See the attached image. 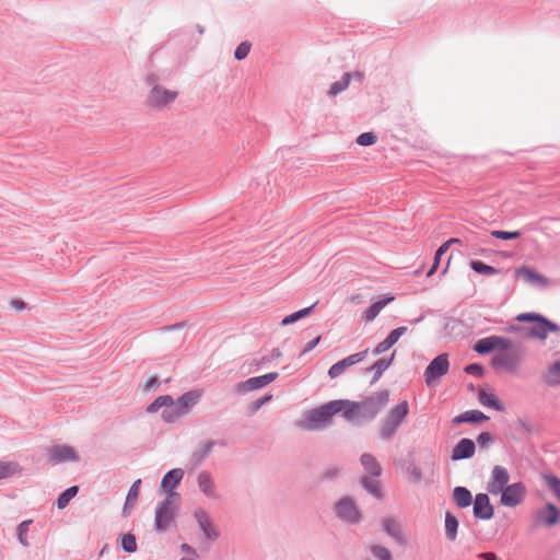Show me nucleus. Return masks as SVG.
I'll use <instances>...</instances> for the list:
<instances>
[{
	"instance_id": "69168bd1",
	"label": "nucleus",
	"mask_w": 560,
	"mask_h": 560,
	"mask_svg": "<svg viewBox=\"0 0 560 560\" xmlns=\"http://www.w3.org/2000/svg\"><path fill=\"white\" fill-rule=\"evenodd\" d=\"M180 550L187 555L197 556L196 549L186 542L180 545Z\"/></svg>"
},
{
	"instance_id": "393cba45",
	"label": "nucleus",
	"mask_w": 560,
	"mask_h": 560,
	"mask_svg": "<svg viewBox=\"0 0 560 560\" xmlns=\"http://www.w3.org/2000/svg\"><path fill=\"white\" fill-rule=\"evenodd\" d=\"M478 399L482 406L493 408L497 411H503L505 409L504 405L499 400V398L494 394L487 393L485 389L479 390Z\"/></svg>"
},
{
	"instance_id": "4d7b16f0",
	"label": "nucleus",
	"mask_w": 560,
	"mask_h": 560,
	"mask_svg": "<svg viewBox=\"0 0 560 560\" xmlns=\"http://www.w3.org/2000/svg\"><path fill=\"white\" fill-rule=\"evenodd\" d=\"M465 372L469 375L481 376L483 373V368L478 363H471L465 366Z\"/></svg>"
},
{
	"instance_id": "423d86ee",
	"label": "nucleus",
	"mask_w": 560,
	"mask_h": 560,
	"mask_svg": "<svg viewBox=\"0 0 560 560\" xmlns=\"http://www.w3.org/2000/svg\"><path fill=\"white\" fill-rule=\"evenodd\" d=\"M560 522V509L551 502H547L541 509L536 510L532 516L530 530L544 526L555 527Z\"/></svg>"
},
{
	"instance_id": "052dcab7",
	"label": "nucleus",
	"mask_w": 560,
	"mask_h": 560,
	"mask_svg": "<svg viewBox=\"0 0 560 560\" xmlns=\"http://www.w3.org/2000/svg\"><path fill=\"white\" fill-rule=\"evenodd\" d=\"M526 328L527 327H524V326H521V325H517V324H512V325L508 326L505 328V330L508 332L521 334L522 336L526 337Z\"/></svg>"
},
{
	"instance_id": "09e8293b",
	"label": "nucleus",
	"mask_w": 560,
	"mask_h": 560,
	"mask_svg": "<svg viewBox=\"0 0 560 560\" xmlns=\"http://www.w3.org/2000/svg\"><path fill=\"white\" fill-rule=\"evenodd\" d=\"M377 141V137L373 132H363L357 138V143L362 147L372 145Z\"/></svg>"
},
{
	"instance_id": "aec40b11",
	"label": "nucleus",
	"mask_w": 560,
	"mask_h": 560,
	"mask_svg": "<svg viewBox=\"0 0 560 560\" xmlns=\"http://www.w3.org/2000/svg\"><path fill=\"white\" fill-rule=\"evenodd\" d=\"M383 528L388 536L393 537L400 545H406L408 542L407 538L402 534L401 526L394 518H384Z\"/></svg>"
},
{
	"instance_id": "72a5a7b5",
	"label": "nucleus",
	"mask_w": 560,
	"mask_h": 560,
	"mask_svg": "<svg viewBox=\"0 0 560 560\" xmlns=\"http://www.w3.org/2000/svg\"><path fill=\"white\" fill-rule=\"evenodd\" d=\"M120 548L128 553H133L138 549L136 535L132 533H127L120 535L119 541Z\"/></svg>"
},
{
	"instance_id": "dca6fc26",
	"label": "nucleus",
	"mask_w": 560,
	"mask_h": 560,
	"mask_svg": "<svg viewBox=\"0 0 560 560\" xmlns=\"http://www.w3.org/2000/svg\"><path fill=\"white\" fill-rule=\"evenodd\" d=\"M520 361V357L514 352H501L492 358L491 365L494 369H504L514 372L517 370Z\"/></svg>"
},
{
	"instance_id": "680f3d73",
	"label": "nucleus",
	"mask_w": 560,
	"mask_h": 560,
	"mask_svg": "<svg viewBox=\"0 0 560 560\" xmlns=\"http://www.w3.org/2000/svg\"><path fill=\"white\" fill-rule=\"evenodd\" d=\"M481 560H501L493 551H483L477 556Z\"/></svg>"
},
{
	"instance_id": "603ef678",
	"label": "nucleus",
	"mask_w": 560,
	"mask_h": 560,
	"mask_svg": "<svg viewBox=\"0 0 560 560\" xmlns=\"http://www.w3.org/2000/svg\"><path fill=\"white\" fill-rule=\"evenodd\" d=\"M249 50H250V44L247 43V42H243L241 43L235 51H234V57L236 60H243L244 58L247 57V55L249 54Z\"/></svg>"
},
{
	"instance_id": "6e6d98bb",
	"label": "nucleus",
	"mask_w": 560,
	"mask_h": 560,
	"mask_svg": "<svg viewBox=\"0 0 560 560\" xmlns=\"http://www.w3.org/2000/svg\"><path fill=\"white\" fill-rule=\"evenodd\" d=\"M493 440V435L489 432H481L477 436V443L480 447H487Z\"/></svg>"
},
{
	"instance_id": "412c9836",
	"label": "nucleus",
	"mask_w": 560,
	"mask_h": 560,
	"mask_svg": "<svg viewBox=\"0 0 560 560\" xmlns=\"http://www.w3.org/2000/svg\"><path fill=\"white\" fill-rule=\"evenodd\" d=\"M184 477L182 468H174L167 471L161 480V490H174Z\"/></svg>"
},
{
	"instance_id": "39448f33",
	"label": "nucleus",
	"mask_w": 560,
	"mask_h": 560,
	"mask_svg": "<svg viewBox=\"0 0 560 560\" xmlns=\"http://www.w3.org/2000/svg\"><path fill=\"white\" fill-rule=\"evenodd\" d=\"M337 402L334 400L324 404L317 408H313L305 413V428L310 430H316L328 423L332 416L338 413V409L335 407Z\"/></svg>"
},
{
	"instance_id": "1a4fd4ad",
	"label": "nucleus",
	"mask_w": 560,
	"mask_h": 560,
	"mask_svg": "<svg viewBox=\"0 0 560 560\" xmlns=\"http://www.w3.org/2000/svg\"><path fill=\"white\" fill-rule=\"evenodd\" d=\"M450 362L446 353L435 357L424 371V381L428 386H432L435 381L444 376L448 372Z\"/></svg>"
},
{
	"instance_id": "e2e57ef3",
	"label": "nucleus",
	"mask_w": 560,
	"mask_h": 560,
	"mask_svg": "<svg viewBox=\"0 0 560 560\" xmlns=\"http://www.w3.org/2000/svg\"><path fill=\"white\" fill-rule=\"evenodd\" d=\"M159 385V380L155 376L150 377L144 384V390L150 392Z\"/></svg>"
},
{
	"instance_id": "774afa93",
	"label": "nucleus",
	"mask_w": 560,
	"mask_h": 560,
	"mask_svg": "<svg viewBox=\"0 0 560 560\" xmlns=\"http://www.w3.org/2000/svg\"><path fill=\"white\" fill-rule=\"evenodd\" d=\"M12 307H14L18 311H22L25 308L26 304L22 300H13L11 302Z\"/></svg>"
},
{
	"instance_id": "5fc2aeb1",
	"label": "nucleus",
	"mask_w": 560,
	"mask_h": 560,
	"mask_svg": "<svg viewBox=\"0 0 560 560\" xmlns=\"http://www.w3.org/2000/svg\"><path fill=\"white\" fill-rule=\"evenodd\" d=\"M492 337H493L494 349H500V350L505 351L511 348L512 342L510 339L501 337V336H492Z\"/></svg>"
},
{
	"instance_id": "f704fd0d",
	"label": "nucleus",
	"mask_w": 560,
	"mask_h": 560,
	"mask_svg": "<svg viewBox=\"0 0 560 560\" xmlns=\"http://www.w3.org/2000/svg\"><path fill=\"white\" fill-rule=\"evenodd\" d=\"M349 84H350V74L343 73V75L341 77V79L339 81H336L330 85L329 90L327 91L328 96L334 97V96L338 95L339 93L347 90Z\"/></svg>"
},
{
	"instance_id": "37998d69",
	"label": "nucleus",
	"mask_w": 560,
	"mask_h": 560,
	"mask_svg": "<svg viewBox=\"0 0 560 560\" xmlns=\"http://www.w3.org/2000/svg\"><path fill=\"white\" fill-rule=\"evenodd\" d=\"M371 551L380 560H393L392 551L385 546L372 545Z\"/></svg>"
},
{
	"instance_id": "7c9ffc66",
	"label": "nucleus",
	"mask_w": 560,
	"mask_h": 560,
	"mask_svg": "<svg viewBox=\"0 0 560 560\" xmlns=\"http://www.w3.org/2000/svg\"><path fill=\"white\" fill-rule=\"evenodd\" d=\"M316 304H317V302L312 304L308 307H304V308H302V310H300L298 312H294V313L283 317V319L281 320V325L282 326H288V325L296 323L298 320H300L302 318L307 317L308 315H311L313 313L314 307H315Z\"/></svg>"
},
{
	"instance_id": "de8ad7c7",
	"label": "nucleus",
	"mask_w": 560,
	"mask_h": 560,
	"mask_svg": "<svg viewBox=\"0 0 560 560\" xmlns=\"http://www.w3.org/2000/svg\"><path fill=\"white\" fill-rule=\"evenodd\" d=\"M78 492H60L55 504L59 510L65 509Z\"/></svg>"
},
{
	"instance_id": "f257e3e1",
	"label": "nucleus",
	"mask_w": 560,
	"mask_h": 560,
	"mask_svg": "<svg viewBox=\"0 0 560 560\" xmlns=\"http://www.w3.org/2000/svg\"><path fill=\"white\" fill-rule=\"evenodd\" d=\"M147 85L150 88L145 96V105L154 110H162L173 104L178 96L175 90H168L159 83V78L155 74H149L145 79Z\"/></svg>"
},
{
	"instance_id": "e433bc0d",
	"label": "nucleus",
	"mask_w": 560,
	"mask_h": 560,
	"mask_svg": "<svg viewBox=\"0 0 560 560\" xmlns=\"http://www.w3.org/2000/svg\"><path fill=\"white\" fill-rule=\"evenodd\" d=\"M31 524H33V520H25V521L21 522L16 527L18 541L24 547L30 546L27 533H28Z\"/></svg>"
},
{
	"instance_id": "a19ab883",
	"label": "nucleus",
	"mask_w": 560,
	"mask_h": 560,
	"mask_svg": "<svg viewBox=\"0 0 560 560\" xmlns=\"http://www.w3.org/2000/svg\"><path fill=\"white\" fill-rule=\"evenodd\" d=\"M541 486L548 488V490H560V479L551 474L546 472L540 475Z\"/></svg>"
},
{
	"instance_id": "338daca9",
	"label": "nucleus",
	"mask_w": 560,
	"mask_h": 560,
	"mask_svg": "<svg viewBox=\"0 0 560 560\" xmlns=\"http://www.w3.org/2000/svg\"><path fill=\"white\" fill-rule=\"evenodd\" d=\"M421 475H422V472H421V469L419 467L415 466V467H412L410 469V477L412 479L420 480L421 479Z\"/></svg>"
},
{
	"instance_id": "4468645a",
	"label": "nucleus",
	"mask_w": 560,
	"mask_h": 560,
	"mask_svg": "<svg viewBox=\"0 0 560 560\" xmlns=\"http://www.w3.org/2000/svg\"><path fill=\"white\" fill-rule=\"evenodd\" d=\"M194 516L196 517L199 528L205 534L207 539L214 541L219 538L220 533L213 526L210 515L205 509H202V508L196 509L194 512Z\"/></svg>"
},
{
	"instance_id": "5701e85b",
	"label": "nucleus",
	"mask_w": 560,
	"mask_h": 560,
	"mask_svg": "<svg viewBox=\"0 0 560 560\" xmlns=\"http://www.w3.org/2000/svg\"><path fill=\"white\" fill-rule=\"evenodd\" d=\"M489 418L479 410H467L453 419L456 424L460 423H478L487 421Z\"/></svg>"
},
{
	"instance_id": "9b49d317",
	"label": "nucleus",
	"mask_w": 560,
	"mask_h": 560,
	"mask_svg": "<svg viewBox=\"0 0 560 560\" xmlns=\"http://www.w3.org/2000/svg\"><path fill=\"white\" fill-rule=\"evenodd\" d=\"M48 459L51 464L58 465L67 462H78L79 455L73 447L58 444L48 448Z\"/></svg>"
},
{
	"instance_id": "9d476101",
	"label": "nucleus",
	"mask_w": 560,
	"mask_h": 560,
	"mask_svg": "<svg viewBox=\"0 0 560 560\" xmlns=\"http://www.w3.org/2000/svg\"><path fill=\"white\" fill-rule=\"evenodd\" d=\"M277 372H270L260 376H254L246 381L238 382L234 385V392L236 394H246L252 390L262 388L278 378Z\"/></svg>"
},
{
	"instance_id": "f03ea898",
	"label": "nucleus",
	"mask_w": 560,
	"mask_h": 560,
	"mask_svg": "<svg viewBox=\"0 0 560 560\" xmlns=\"http://www.w3.org/2000/svg\"><path fill=\"white\" fill-rule=\"evenodd\" d=\"M165 498L155 509L154 528L164 533L176 516L180 504V492H165Z\"/></svg>"
},
{
	"instance_id": "6e6552de",
	"label": "nucleus",
	"mask_w": 560,
	"mask_h": 560,
	"mask_svg": "<svg viewBox=\"0 0 560 560\" xmlns=\"http://www.w3.org/2000/svg\"><path fill=\"white\" fill-rule=\"evenodd\" d=\"M335 513L339 520L350 525L362 521V514L350 497H343L335 504Z\"/></svg>"
},
{
	"instance_id": "f8f14e48",
	"label": "nucleus",
	"mask_w": 560,
	"mask_h": 560,
	"mask_svg": "<svg viewBox=\"0 0 560 560\" xmlns=\"http://www.w3.org/2000/svg\"><path fill=\"white\" fill-rule=\"evenodd\" d=\"M369 352V349L348 355L347 358L332 364L328 370L330 378H337L346 372V370L357 363L363 361Z\"/></svg>"
},
{
	"instance_id": "13d9d810",
	"label": "nucleus",
	"mask_w": 560,
	"mask_h": 560,
	"mask_svg": "<svg viewBox=\"0 0 560 560\" xmlns=\"http://www.w3.org/2000/svg\"><path fill=\"white\" fill-rule=\"evenodd\" d=\"M392 348V345H389L386 339H384L383 341H381L372 351V353L374 355H380L384 352H386L387 350H389Z\"/></svg>"
},
{
	"instance_id": "20e7f679",
	"label": "nucleus",
	"mask_w": 560,
	"mask_h": 560,
	"mask_svg": "<svg viewBox=\"0 0 560 560\" xmlns=\"http://www.w3.org/2000/svg\"><path fill=\"white\" fill-rule=\"evenodd\" d=\"M408 412L409 405L407 400H404L392 408L387 417L382 421L380 438L382 440H390L396 434Z\"/></svg>"
},
{
	"instance_id": "0eeeda50",
	"label": "nucleus",
	"mask_w": 560,
	"mask_h": 560,
	"mask_svg": "<svg viewBox=\"0 0 560 560\" xmlns=\"http://www.w3.org/2000/svg\"><path fill=\"white\" fill-rule=\"evenodd\" d=\"M389 400V392L386 389L380 390L368 397L359 404L360 418L372 420L377 413L387 405Z\"/></svg>"
},
{
	"instance_id": "c9c22d12",
	"label": "nucleus",
	"mask_w": 560,
	"mask_h": 560,
	"mask_svg": "<svg viewBox=\"0 0 560 560\" xmlns=\"http://www.w3.org/2000/svg\"><path fill=\"white\" fill-rule=\"evenodd\" d=\"M545 382L549 386L560 385V361H556L549 366L548 372L545 375Z\"/></svg>"
},
{
	"instance_id": "4c0bfd02",
	"label": "nucleus",
	"mask_w": 560,
	"mask_h": 560,
	"mask_svg": "<svg viewBox=\"0 0 560 560\" xmlns=\"http://www.w3.org/2000/svg\"><path fill=\"white\" fill-rule=\"evenodd\" d=\"M470 268L479 273V275H485V276H494V275H498L499 273V269L490 266V265H487L485 262H482L481 260H472L470 262Z\"/></svg>"
},
{
	"instance_id": "f3484780",
	"label": "nucleus",
	"mask_w": 560,
	"mask_h": 560,
	"mask_svg": "<svg viewBox=\"0 0 560 560\" xmlns=\"http://www.w3.org/2000/svg\"><path fill=\"white\" fill-rule=\"evenodd\" d=\"M476 451V444L471 439L464 438L458 441V443L454 446L451 455V459L463 460L471 458Z\"/></svg>"
},
{
	"instance_id": "a878e982",
	"label": "nucleus",
	"mask_w": 560,
	"mask_h": 560,
	"mask_svg": "<svg viewBox=\"0 0 560 560\" xmlns=\"http://www.w3.org/2000/svg\"><path fill=\"white\" fill-rule=\"evenodd\" d=\"M492 494H501L500 503L504 506L515 508L521 504L526 492H491Z\"/></svg>"
},
{
	"instance_id": "b1692460",
	"label": "nucleus",
	"mask_w": 560,
	"mask_h": 560,
	"mask_svg": "<svg viewBox=\"0 0 560 560\" xmlns=\"http://www.w3.org/2000/svg\"><path fill=\"white\" fill-rule=\"evenodd\" d=\"M517 275L528 283H537L539 285L548 284V279L546 277L525 266L517 269Z\"/></svg>"
},
{
	"instance_id": "79ce46f5",
	"label": "nucleus",
	"mask_w": 560,
	"mask_h": 560,
	"mask_svg": "<svg viewBox=\"0 0 560 560\" xmlns=\"http://www.w3.org/2000/svg\"><path fill=\"white\" fill-rule=\"evenodd\" d=\"M140 492H127V497L122 506V515L128 516L130 515L132 509L138 502Z\"/></svg>"
},
{
	"instance_id": "8fccbe9b",
	"label": "nucleus",
	"mask_w": 560,
	"mask_h": 560,
	"mask_svg": "<svg viewBox=\"0 0 560 560\" xmlns=\"http://www.w3.org/2000/svg\"><path fill=\"white\" fill-rule=\"evenodd\" d=\"M491 235L495 238H500V240H514V238H518L521 236V232L520 231H500V230H494L491 232Z\"/></svg>"
},
{
	"instance_id": "6ab92c4d",
	"label": "nucleus",
	"mask_w": 560,
	"mask_h": 560,
	"mask_svg": "<svg viewBox=\"0 0 560 560\" xmlns=\"http://www.w3.org/2000/svg\"><path fill=\"white\" fill-rule=\"evenodd\" d=\"M200 397L201 394L199 390H189L177 398L175 406L184 416L198 404Z\"/></svg>"
},
{
	"instance_id": "a18cd8bd",
	"label": "nucleus",
	"mask_w": 560,
	"mask_h": 560,
	"mask_svg": "<svg viewBox=\"0 0 560 560\" xmlns=\"http://www.w3.org/2000/svg\"><path fill=\"white\" fill-rule=\"evenodd\" d=\"M200 490H211L214 487L211 475L208 471H201L197 477Z\"/></svg>"
},
{
	"instance_id": "49530a36",
	"label": "nucleus",
	"mask_w": 560,
	"mask_h": 560,
	"mask_svg": "<svg viewBox=\"0 0 560 560\" xmlns=\"http://www.w3.org/2000/svg\"><path fill=\"white\" fill-rule=\"evenodd\" d=\"M448 250L447 248V244H442L435 252V255H434V262L433 265L431 266V268L429 269L428 273H427V277H430L432 276L438 267H439V264H440V259L441 257Z\"/></svg>"
},
{
	"instance_id": "cd10ccee",
	"label": "nucleus",
	"mask_w": 560,
	"mask_h": 560,
	"mask_svg": "<svg viewBox=\"0 0 560 560\" xmlns=\"http://www.w3.org/2000/svg\"><path fill=\"white\" fill-rule=\"evenodd\" d=\"M217 444L215 441H205L202 442L197 450L192 452V460L195 464L202 463L212 452L214 445Z\"/></svg>"
},
{
	"instance_id": "0e129e2a",
	"label": "nucleus",
	"mask_w": 560,
	"mask_h": 560,
	"mask_svg": "<svg viewBox=\"0 0 560 560\" xmlns=\"http://www.w3.org/2000/svg\"><path fill=\"white\" fill-rule=\"evenodd\" d=\"M320 341V337H316L315 339H313L312 341H310L305 347L304 349L302 350V354H306L308 352H311Z\"/></svg>"
},
{
	"instance_id": "bb28decb",
	"label": "nucleus",
	"mask_w": 560,
	"mask_h": 560,
	"mask_svg": "<svg viewBox=\"0 0 560 560\" xmlns=\"http://www.w3.org/2000/svg\"><path fill=\"white\" fill-rule=\"evenodd\" d=\"M361 464L364 467L365 471L369 472L373 477H378L382 472L381 465L376 460V458L368 453L361 455Z\"/></svg>"
},
{
	"instance_id": "58836bf2",
	"label": "nucleus",
	"mask_w": 560,
	"mask_h": 560,
	"mask_svg": "<svg viewBox=\"0 0 560 560\" xmlns=\"http://www.w3.org/2000/svg\"><path fill=\"white\" fill-rule=\"evenodd\" d=\"M453 499L455 504L460 509L468 508L475 502L472 492H453Z\"/></svg>"
},
{
	"instance_id": "7ed1b4c3",
	"label": "nucleus",
	"mask_w": 560,
	"mask_h": 560,
	"mask_svg": "<svg viewBox=\"0 0 560 560\" xmlns=\"http://www.w3.org/2000/svg\"><path fill=\"white\" fill-rule=\"evenodd\" d=\"M516 320L533 323L526 328L527 338L545 340L549 332L560 331L558 324L538 313H522L516 316Z\"/></svg>"
},
{
	"instance_id": "a211bd4d",
	"label": "nucleus",
	"mask_w": 560,
	"mask_h": 560,
	"mask_svg": "<svg viewBox=\"0 0 560 560\" xmlns=\"http://www.w3.org/2000/svg\"><path fill=\"white\" fill-rule=\"evenodd\" d=\"M334 402H337L335 408L338 409V413H341L347 421H353L355 417L360 418V407L358 402L347 399H337L334 400Z\"/></svg>"
},
{
	"instance_id": "4be33fe9",
	"label": "nucleus",
	"mask_w": 560,
	"mask_h": 560,
	"mask_svg": "<svg viewBox=\"0 0 560 560\" xmlns=\"http://www.w3.org/2000/svg\"><path fill=\"white\" fill-rule=\"evenodd\" d=\"M395 359V352L392 353V355L387 358L378 359L374 364L369 366L366 369L368 372H373V377L371 381V384L376 383L383 375V373L393 364V361Z\"/></svg>"
},
{
	"instance_id": "864d4df0",
	"label": "nucleus",
	"mask_w": 560,
	"mask_h": 560,
	"mask_svg": "<svg viewBox=\"0 0 560 560\" xmlns=\"http://www.w3.org/2000/svg\"><path fill=\"white\" fill-rule=\"evenodd\" d=\"M272 395H265L249 405V412L256 413L264 405L271 401Z\"/></svg>"
},
{
	"instance_id": "2eb2a0df",
	"label": "nucleus",
	"mask_w": 560,
	"mask_h": 560,
	"mask_svg": "<svg viewBox=\"0 0 560 560\" xmlns=\"http://www.w3.org/2000/svg\"><path fill=\"white\" fill-rule=\"evenodd\" d=\"M510 474L503 466L495 465L492 468L491 476L489 478L487 490H505L509 486Z\"/></svg>"
},
{
	"instance_id": "2f4dec72",
	"label": "nucleus",
	"mask_w": 560,
	"mask_h": 560,
	"mask_svg": "<svg viewBox=\"0 0 560 560\" xmlns=\"http://www.w3.org/2000/svg\"><path fill=\"white\" fill-rule=\"evenodd\" d=\"M22 470L16 462H2L0 460V480L11 478Z\"/></svg>"
},
{
	"instance_id": "ea45409f",
	"label": "nucleus",
	"mask_w": 560,
	"mask_h": 560,
	"mask_svg": "<svg viewBox=\"0 0 560 560\" xmlns=\"http://www.w3.org/2000/svg\"><path fill=\"white\" fill-rule=\"evenodd\" d=\"M474 350L479 354H487L494 350L493 337H486L476 342Z\"/></svg>"
},
{
	"instance_id": "c85d7f7f",
	"label": "nucleus",
	"mask_w": 560,
	"mask_h": 560,
	"mask_svg": "<svg viewBox=\"0 0 560 560\" xmlns=\"http://www.w3.org/2000/svg\"><path fill=\"white\" fill-rule=\"evenodd\" d=\"M458 526L459 523L456 516L447 511L445 513V537L450 541H454L456 539Z\"/></svg>"
},
{
	"instance_id": "3c124183",
	"label": "nucleus",
	"mask_w": 560,
	"mask_h": 560,
	"mask_svg": "<svg viewBox=\"0 0 560 560\" xmlns=\"http://www.w3.org/2000/svg\"><path fill=\"white\" fill-rule=\"evenodd\" d=\"M406 331H407V327H405V326L397 327V328L393 329L385 339L393 347L399 340V338L404 334H406Z\"/></svg>"
},
{
	"instance_id": "ddd939ff",
	"label": "nucleus",
	"mask_w": 560,
	"mask_h": 560,
	"mask_svg": "<svg viewBox=\"0 0 560 560\" xmlns=\"http://www.w3.org/2000/svg\"><path fill=\"white\" fill-rule=\"evenodd\" d=\"M494 515V508L487 492H477L474 502V516L477 520L489 521Z\"/></svg>"
},
{
	"instance_id": "c756f323",
	"label": "nucleus",
	"mask_w": 560,
	"mask_h": 560,
	"mask_svg": "<svg viewBox=\"0 0 560 560\" xmlns=\"http://www.w3.org/2000/svg\"><path fill=\"white\" fill-rule=\"evenodd\" d=\"M393 300L394 296H388L386 299L376 301L365 311L363 319L365 322H372L380 314V312Z\"/></svg>"
},
{
	"instance_id": "473e14b6",
	"label": "nucleus",
	"mask_w": 560,
	"mask_h": 560,
	"mask_svg": "<svg viewBox=\"0 0 560 560\" xmlns=\"http://www.w3.org/2000/svg\"><path fill=\"white\" fill-rule=\"evenodd\" d=\"M174 405V399L171 395H162L159 396L154 401H152L147 407V412L154 413L160 410L162 407H172Z\"/></svg>"
},
{
	"instance_id": "bf43d9fd",
	"label": "nucleus",
	"mask_w": 560,
	"mask_h": 560,
	"mask_svg": "<svg viewBox=\"0 0 560 560\" xmlns=\"http://www.w3.org/2000/svg\"><path fill=\"white\" fill-rule=\"evenodd\" d=\"M361 483H362V487L364 488V490H369V491L378 490L377 481H375L369 477L362 478Z\"/></svg>"
},
{
	"instance_id": "c03bdc74",
	"label": "nucleus",
	"mask_w": 560,
	"mask_h": 560,
	"mask_svg": "<svg viewBox=\"0 0 560 560\" xmlns=\"http://www.w3.org/2000/svg\"><path fill=\"white\" fill-rule=\"evenodd\" d=\"M182 416L183 413L177 409L175 404L172 407H167L162 411V419L168 423L175 422Z\"/></svg>"
}]
</instances>
